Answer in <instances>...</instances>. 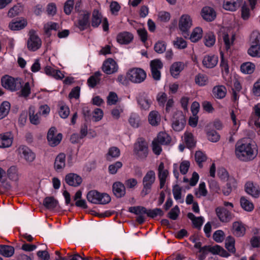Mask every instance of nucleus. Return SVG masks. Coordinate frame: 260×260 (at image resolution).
<instances>
[{"mask_svg":"<svg viewBox=\"0 0 260 260\" xmlns=\"http://www.w3.org/2000/svg\"><path fill=\"white\" fill-rule=\"evenodd\" d=\"M235 240L234 237L229 236L225 239V246L228 250L233 253L236 252V248L235 247Z\"/></svg>","mask_w":260,"mask_h":260,"instance_id":"obj_43","label":"nucleus"},{"mask_svg":"<svg viewBox=\"0 0 260 260\" xmlns=\"http://www.w3.org/2000/svg\"><path fill=\"white\" fill-rule=\"evenodd\" d=\"M255 64L250 62H246L241 64L240 69L242 73L245 74H251L255 70Z\"/></svg>","mask_w":260,"mask_h":260,"instance_id":"obj_39","label":"nucleus"},{"mask_svg":"<svg viewBox=\"0 0 260 260\" xmlns=\"http://www.w3.org/2000/svg\"><path fill=\"white\" fill-rule=\"evenodd\" d=\"M215 212L219 220L223 223L230 222L234 217V214L224 207H217Z\"/></svg>","mask_w":260,"mask_h":260,"instance_id":"obj_11","label":"nucleus"},{"mask_svg":"<svg viewBox=\"0 0 260 260\" xmlns=\"http://www.w3.org/2000/svg\"><path fill=\"white\" fill-rule=\"evenodd\" d=\"M137 101L141 109L148 110L150 108L152 101L148 93L145 92H139L136 96Z\"/></svg>","mask_w":260,"mask_h":260,"instance_id":"obj_10","label":"nucleus"},{"mask_svg":"<svg viewBox=\"0 0 260 260\" xmlns=\"http://www.w3.org/2000/svg\"><path fill=\"white\" fill-rule=\"evenodd\" d=\"M192 25V20L188 15H183L179 22V27L183 35L189 30Z\"/></svg>","mask_w":260,"mask_h":260,"instance_id":"obj_16","label":"nucleus"},{"mask_svg":"<svg viewBox=\"0 0 260 260\" xmlns=\"http://www.w3.org/2000/svg\"><path fill=\"white\" fill-rule=\"evenodd\" d=\"M185 123V118L182 112L176 111L172 119V126L173 129L177 132H180L184 128Z\"/></svg>","mask_w":260,"mask_h":260,"instance_id":"obj_7","label":"nucleus"},{"mask_svg":"<svg viewBox=\"0 0 260 260\" xmlns=\"http://www.w3.org/2000/svg\"><path fill=\"white\" fill-rule=\"evenodd\" d=\"M66 166V155L63 153H59L55 158L54 168L57 171L63 169Z\"/></svg>","mask_w":260,"mask_h":260,"instance_id":"obj_26","label":"nucleus"},{"mask_svg":"<svg viewBox=\"0 0 260 260\" xmlns=\"http://www.w3.org/2000/svg\"><path fill=\"white\" fill-rule=\"evenodd\" d=\"M218 62V57L215 55H206L203 60V65L207 68H213Z\"/></svg>","mask_w":260,"mask_h":260,"instance_id":"obj_28","label":"nucleus"},{"mask_svg":"<svg viewBox=\"0 0 260 260\" xmlns=\"http://www.w3.org/2000/svg\"><path fill=\"white\" fill-rule=\"evenodd\" d=\"M14 248L12 246L1 245H0V254L6 257H10L14 253Z\"/></svg>","mask_w":260,"mask_h":260,"instance_id":"obj_35","label":"nucleus"},{"mask_svg":"<svg viewBox=\"0 0 260 260\" xmlns=\"http://www.w3.org/2000/svg\"><path fill=\"white\" fill-rule=\"evenodd\" d=\"M154 140L161 145H168L170 143L171 139L167 133L160 132L158 134L157 138Z\"/></svg>","mask_w":260,"mask_h":260,"instance_id":"obj_41","label":"nucleus"},{"mask_svg":"<svg viewBox=\"0 0 260 260\" xmlns=\"http://www.w3.org/2000/svg\"><path fill=\"white\" fill-rule=\"evenodd\" d=\"M215 252L214 254H218L224 257H228L230 256V254L223 248L220 246L216 245L214 246Z\"/></svg>","mask_w":260,"mask_h":260,"instance_id":"obj_63","label":"nucleus"},{"mask_svg":"<svg viewBox=\"0 0 260 260\" xmlns=\"http://www.w3.org/2000/svg\"><path fill=\"white\" fill-rule=\"evenodd\" d=\"M113 192L117 198H121L125 194V187L124 185L120 182H116L112 186Z\"/></svg>","mask_w":260,"mask_h":260,"instance_id":"obj_23","label":"nucleus"},{"mask_svg":"<svg viewBox=\"0 0 260 260\" xmlns=\"http://www.w3.org/2000/svg\"><path fill=\"white\" fill-rule=\"evenodd\" d=\"M243 0H224L223 8L228 11H235L240 6Z\"/></svg>","mask_w":260,"mask_h":260,"instance_id":"obj_22","label":"nucleus"},{"mask_svg":"<svg viewBox=\"0 0 260 260\" xmlns=\"http://www.w3.org/2000/svg\"><path fill=\"white\" fill-rule=\"evenodd\" d=\"M102 73L100 71H97L95 72L92 76H90L87 80L89 86L92 88L95 86L97 83L100 81V77Z\"/></svg>","mask_w":260,"mask_h":260,"instance_id":"obj_40","label":"nucleus"},{"mask_svg":"<svg viewBox=\"0 0 260 260\" xmlns=\"http://www.w3.org/2000/svg\"><path fill=\"white\" fill-rule=\"evenodd\" d=\"M150 66L152 78L155 80H159L161 77L160 70L163 67L162 61L159 59H155L151 61Z\"/></svg>","mask_w":260,"mask_h":260,"instance_id":"obj_12","label":"nucleus"},{"mask_svg":"<svg viewBox=\"0 0 260 260\" xmlns=\"http://www.w3.org/2000/svg\"><path fill=\"white\" fill-rule=\"evenodd\" d=\"M146 73L141 68H135L129 70L126 73V77L132 83L139 84L146 78Z\"/></svg>","mask_w":260,"mask_h":260,"instance_id":"obj_6","label":"nucleus"},{"mask_svg":"<svg viewBox=\"0 0 260 260\" xmlns=\"http://www.w3.org/2000/svg\"><path fill=\"white\" fill-rule=\"evenodd\" d=\"M208 193V191L206 188L205 182H201L199 184V187L195 190L194 194L197 198H201V197H205Z\"/></svg>","mask_w":260,"mask_h":260,"instance_id":"obj_47","label":"nucleus"},{"mask_svg":"<svg viewBox=\"0 0 260 260\" xmlns=\"http://www.w3.org/2000/svg\"><path fill=\"white\" fill-rule=\"evenodd\" d=\"M2 85L5 89L11 91H15L19 90L23 83L21 78H14L6 75L2 78Z\"/></svg>","mask_w":260,"mask_h":260,"instance_id":"obj_4","label":"nucleus"},{"mask_svg":"<svg viewBox=\"0 0 260 260\" xmlns=\"http://www.w3.org/2000/svg\"><path fill=\"white\" fill-rule=\"evenodd\" d=\"M129 124L134 127H138L139 126L140 117L136 113H132L128 120Z\"/></svg>","mask_w":260,"mask_h":260,"instance_id":"obj_56","label":"nucleus"},{"mask_svg":"<svg viewBox=\"0 0 260 260\" xmlns=\"http://www.w3.org/2000/svg\"><path fill=\"white\" fill-rule=\"evenodd\" d=\"M39 115L38 113L35 114L33 108H29V120L31 124L38 125L40 123Z\"/></svg>","mask_w":260,"mask_h":260,"instance_id":"obj_52","label":"nucleus"},{"mask_svg":"<svg viewBox=\"0 0 260 260\" xmlns=\"http://www.w3.org/2000/svg\"><path fill=\"white\" fill-rule=\"evenodd\" d=\"M174 45L178 49H183L186 48L187 43L183 38L177 37L174 41Z\"/></svg>","mask_w":260,"mask_h":260,"instance_id":"obj_60","label":"nucleus"},{"mask_svg":"<svg viewBox=\"0 0 260 260\" xmlns=\"http://www.w3.org/2000/svg\"><path fill=\"white\" fill-rule=\"evenodd\" d=\"M43 205L49 210H53L58 205V202L53 197L45 198L43 201Z\"/></svg>","mask_w":260,"mask_h":260,"instance_id":"obj_31","label":"nucleus"},{"mask_svg":"<svg viewBox=\"0 0 260 260\" xmlns=\"http://www.w3.org/2000/svg\"><path fill=\"white\" fill-rule=\"evenodd\" d=\"M256 151L255 145L246 138L239 140L236 144L235 154L241 161H248L253 159L257 155Z\"/></svg>","mask_w":260,"mask_h":260,"instance_id":"obj_1","label":"nucleus"},{"mask_svg":"<svg viewBox=\"0 0 260 260\" xmlns=\"http://www.w3.org/2000/svg\"><path fill=\"white\" fill-rule=\"evenodd\" d=\"M180 213V209L178 206H175L173 208L171 211L168 213V216L171 219L176 220Z\"/></svg>","mask_w":260,"mask_h":260,"instance_id":"obj_64","label":"nucleus"},{"mask_svg":"<svg viewBox=\"0 0 260 260\" xmlns=\"http://www.w3.org/2000/svg\"><path fill=\"white\" fill-rule=\"evenodd\" d=\"M183 69V63L182 62H175L170 67V73L173 77L177 78Z\"/></svg>","mask_w":260,"mask_h":260,"instance_id":"obj_30","label":"nucleus"},{"mask_svg":"<svg viewBox=\"0 0 260 260\" xmlns=\"http://www.w3.org/2000/svg\"><path fill=\"white\" fill-rule=\"evenodd\" d=\"M128 211L138 215L147 214V209L142 206L131 207L129 208Z\"/></svg>","mask_w":260,"mask_h":260,"instance_id":"obj_51","label":"nucleus"},{"mask_svg":"<svg viewBox=\"0 0 260 260\" xmlns=\"http://www.w3.org/2000/svg\"><path fill=\"white\" fill-rule=\"evenodd\" d=\"M228 182L226 184V186L224 187L223 189V193L225 196H229L231 192L232 189L236 187V180L233 177H230L227 180Z\"/></svg>","mask_w":260,"mask_h":260,"instance_id":"obj_33","label":"nucleus"},{"mask_svg":"<svg viewBox=\"0 0 260 260\" xmlns=\"http://www.w3.org/2000/svg\"><path fill=\"white\" fill-rule=\"evenodd\" d=\"M44 72L47 75L55 79L61 80L64 77V75L60 70L49 66H47L44 68Z\"/></svg>","mask_w":260,"mask_h":260,"instance_id":"obj_20","label":"nucleus"},{"mask_svg":"<svg viewBox=\"0 0 260 260\" xmlns=\"http://www.w3.org/2000/svg\"><path fill=\"white\" fill-rule=\"evenodd\" d=\"M154 50L158 53H162L166 51V44L164 41H158L154 45Z\"/></svg>","mask_w":260,"mask_h":260,"instance_id":"obj_61","label":"nucleus"},{"mask_svg":"<svg viewBox=\"0 0 260 260\" xmlns=\"http://www.w3.org/2000/svg\"><path fill=\"white\" fill-rule=\"evenodd\" d=\"M26 19L22 18L19 20H14L9 24V27L12 30H19L23 29L27 25Z\"/></svg>","mask_w":260,"mask_h":260,"instance_id":"obj_25","label":"nucleus"},{"mask_svg":"<svg viewBox=\"0 0 260 260\" xmlns=\"http://www.w3.org/2000/svg\"><path fill=\"white\" fill-rule=\"evenodd\" d=\"M13 142V136L10 132L0 135V148L9 147Z\"/></svg>","mask_w":260,"mask_h":260,"instance_id":"obj_21","label":"nucleus"},{"mask_svg":"<svg viewBox=\"0 0 260 260\" xmlns=\"http://www.w3.org/2000/svg\"><path fill=\"white\" fill-rule=\"evenodd\" d=\"M86 198L89 202L93 204H106L111 201V198L107 193H101L96 190L89 191Z\"/></svg>","mask_w":260,"mask_h":260,"instance_id":"obj_5","label":"nucleus"},{"mask_svg":"<svg viewBox=\"0 0 260 260\" xmlns=\"http://www.w3.org/2000/svg\"><path fill=\"white\" fill-rule=\"evenodd\" d=\"M245 191L254 198L258 197L260 193L259 190L251 182H247L245 184Z\"/></svg>","mask_w":260,"mask_h":260,"instance_id":"obj_34","label":"nucleus"},{"mask_svg":"<svg viewBox=\"0 0 260 260\" xmlns=\"http://www.w3.org/2000/svg\"><path fill=\"white\" fill-rule=\"evenodd\" d=\"M90 15V12L87 11H83L80 14L78 18L77 26L80 30H84L89 26Z\"/></svg>","mask_w":260,"mask_h":260,"instance_id":"obj_13","label":"nucleus"},{"mask_svg":"<svg viewBox=\"0 0 260 260\" xmlns=\"http://www.w3.org/2000/svg\"><path fill=\"white\" fill-rule=\"evenodd\" d=\"M212 92L214 96L216 98L222 99L225 96L227 90L224 86L218 85L213 87Z\"/></svg>","mask_w":260,"mask_h":260,"instance_id":"obj_29","label":"nucleus"},{"mask_svg":"<svg viewBox=\"0 0 260 260\" xmlns=\"http://www.w3.org/2000/svg\"><path fill=\"white\" fill-rule=\"evenodd\" d=\"M149 153L147 142L142 138H138L134 145V154L139 160H144Z\"/></svg>","mask_w":260,"mask_h":260,"instance_id":"obj_2","label":"nucleus"},{"mask_svg":"<svg viewBox=\"0 0 260 260\" xmlns=\"http://www.w3.org/2000/svg\"><path fill=\"white\" fill-rule=\"evenodd\" d=\"M58 24L55 22H50L45 24L44 26V29L45 32L48 37H50L51 36V30H57L58 27Z\"/></svg>","mask_w":260,"mask_h":260,"instance_id":"obj_53","label":"nucleus"},{"mask_svg":"<svg viewBox=\"0 0 260 260\" xmlns=\"http://www.w3.org/2000/svg\"><path fill=\"white\" fill-rule=\"evenodd\" d=\"M10 109V104L7 101L3 102L0 105V120L8 114Z\"/></svg>","mask_w":260,"mask_h":260,"instance_id":"obj_44","label":"nucleus"},{"mask_svg":"<svg viewBox=\"0 0 260 260\" xmlns=\"http://www.w3.org/2000/svg\"><path fill=\"white\" fill-rule=\"evenodd\" d=\"M149 123L153 126L158 125L160 121V116L157 111H152L148 116Z\"/></svg>","mask_w":260,"mask_h":260,"instance_id":"obj_37","label":"nucleus"},{"mask_svg":"<svg viewBox=\"0 0 260 260\" xmlns=\"http://www.w3.org/2000/svg\"><path fill=\"white\" fill-rule=\"evenodd\" d=\"M187 217L192 221L195 228L201 229L204 223V218L202 216L196 217L193 213L189 212L187 214Z\"/></svg>","mask_w":260,"mask_h":260,"instance_id":"obj_36","label":"nucleus"},{"mask_svg":"<svg viewBox=\"0 0 260 260\" xmlns=\"http://www.w3.org/2000/svg\"><path fill=\"white\" fill-rule=\"evenodd\" d=\"M66 182L70 186L77 187L82 181V178L77 174L69 173L65 177Z\"/></svg>","mask_w":260,"mask_h":260,"instance_id":"obj_18","label":"nucleus"},{"mask_svg":"<svg viewBox=\"0 0 260 260\" xmlns=\"http://www.w3.org/2000/svg\"><path fill=\"white\" fill-rule=\"evenodd\" d=\"M184 137V142L187 147L189 149L193 148L196 145V142L193 134L189 132H185Z\"/></svg>","mask_w":260,"mask_h":260,"instance_id":"obj_38","label":"nucleus"},{"mask_svg":"<svg viewBox=\"0 0 260 260\" xmlns=\"http://www.w3.org/2000/svg\"><path fill=\"white\" fill-rule=\"evenodd\" d=\"M133 39V35L128 32L124 31L119 34L117 36V42L121 44H128Z\"/></svg>","mask_w":260,"mask_h":260,"instance_id":"obj_27","label":"nucleus"},{"mask_svg":"<svg viewBox=\"0 0 260 260\" xmlns=\"http://www.w3.org/2000/svg\"><path fill=\"white\" fill-rule=\"evenodd\" d=\"M240 204L242 208L245 211L250 212L254 208L252 203L247 200L245 197H243L241 198Z\"/></svg>","mask_w":260,"mask_h":260,"instance_id":"obj_48","label":"nucleus"},{"mask_svg":"<svg viewBox=\"0 0 260 260\" xmlns=\"http://www.w3.org/2000/svg\"><path fill=\"white\" fill-rule=\"evenodd\" d=\"M195 159L199 166L201 168L202 167V163L206 160V156L202 151H198L195 153Z\"/></svg>","mask_w":260,"mask_h":260,"instance_id":"obj_59","label":"nucleus"},{"mask_svg":"<svg viewBox=\"0 0 260 260\" xmlns=\"http://www.w3.org/2000/svg\"><path fill=\"white\" fill-rule=\"evenodd\" d=\"M213 238L217 243L222 242L224 239V233L222 230L216 231L213 234Z\"/></svg>","mask_w":260,"mask_h":260,"instance_id":"obj_62","label":"nucleus"},{"mask_svg":"<svg viewBox=\"0 0 260 260\" xmlns=\"http://www.w3.org/2000/svg\"><path fill=\"white\" fill-rule=\"evenodd\" d=\"M102 15L99 11L94 9L92 14L91 26L93 27H98L102 22Z\"/></svg>","mask_w":260,"mask_h":260,"instance_id":"obj_32","label":"nucleus"},{"mask_svg":"<svg viewBox=\"0 0 260 260\" xmlns=\"http://www.w3.org/2000/svg\"><path fill=\"white\" fill-rule=\"evenodd\" d=\"M17 151L21 157L28 163L32 162L36 158L35 153L25 145L20 146Z\"/></svg>","mask_w":260,"mask_h":260,"instance_id":"obj_9","label":"nucleus"},{"mask_svg":"<svg viewBox=\"0 0 260 260\" xmlns=\"http://www.w3.org/2000/svg\"><path fill=\"white\" fill-rule=\"evenodd\" d=\"M102 69L104 73L109 75L117 72L118 66L114 59L109 58L104 61Z\"/></svg>","mask_w":260,"mask_h":260,"instance_id":"obj_14","label":"nucleus"},{"mask_svg":"<svg viewBox=\"0 0 260 260\" xmlns=\"http://www.w3.org/2000/svg\"><path fill=\"white\" fill-rule=\"evenodd\" d=\"M120 154L119 149L116 147H112L109 149L106 154V158L108 160L111 161L112 158H118Z\"/></svg>","mask_w":260,"mask_h":260,"instance_id":"obj_42","label":"nucleus"},{"mask_svg":"<svg viewBox=\"0 0 260 260\" xmlns=\"http://www.w3.org/2000/svg\"><path fill=\"white\" fill-rule=\"evenodd\" d=\"M155 180L156 175L154 171L149 170L145 174L142 179L143 187L140 192V195L142 198L150 193Z\"/></svg>","mask_w":260,"mask_h":260,"instance_id":"obj_3","label":"nucleus"},{"mask_svg":"<svg viewBox=\"0 0 260 260\" xmlns=\"http://www.w3.org/2000/svg\"><path fill=\"white\" fill-rule=\"evenodd\" d=\"M29 37L27 41V48L30 51H35L41 47L42 41L33 30L29 31Z\"/></svg>","mask_w":260,"mask_h":260,"instance_id":"obj_8","label":"nucleus"},{"mask_svg":"<svg viewBox=\"0 0 260 260\" xmlns=\"http://www.w3.org/2000/svg\"><path fill=\"white\" fill-rule=\"evenodd\" d=\"M56 129L55 127H51L47 134V140L49 145L52 147H54L59 144L62 139V134H58L55 136Z\"/></svg>","mask_w":260,"mask_h":260,"instance_id":"obj_15","label":"nucleus"},{"mask_svg":"<svg viewBox=\"0 0 260 260\" xmlns=\"http://www.w3.org/2000/svg\"><path fill=\"white\" fill-rule=\"evenodd\" d=\"M207 135L208 139L212 142H217L220 139V135L214 130L208 131Z\"/></svg>","mask_w":260,"mask_h":260,"instance_id":"obj_58","label":"nucleus"},{"mask_svg":"<svg viewBox=\"0 0 260 260\" xmlns=\"http://www.w3.org/2000/svg\"><path fill=\"white\" fill-rule=\"evenodd\" d=\"M21 90L18 92L19 96L23 98H27L31 93V87L30 83L27 82L20 88Z\"/></svg>","mask_w":260,"mask_h":260,"instance_id":"obj_45","label":"nucleus"},{"mask_svg":"<svg viewBox=\"0 0 260 260\" xmlns=\"http://www.w3.org/2000/svg\"><path fill=\"white\" fill-rule=\"evenodd\" d=\"M201 14L203 18L208 22L213 21L216 17L215 10L212 8L208 6L203 8Z\"/></svg>","mask_w":260,"mask_h":260,"instance_id":"obj_19","label":"nucleus"},{"mask_svg":"<svg viewBox=\"0 0 260 260\" xmlns=\"http://www.w3.org/2000/svg\"><path fill=\"white\" fill-rule=\"evenodd\" d=\"M202 29L200 27H196L192 31L190 37V39L192 42H198L202 36Z\"/></svg>","mask_w":260,"mask_h":260,"instance_id":"obj_49","label":"nucleus"},{"mask_svg":"<svg viewBox=\"0 0 260 260\" xmlns=\"http://www.w3.org/2000/svg\"><path fill=\"white\" fill-rule=\"evenodd\" d=\"M232 232L237 237H242L245 233L244 225L239 221H235L233 223Z\"/></svg>","mask_w":260,"mask_h":260,"instance_id":"obj_24","label":"nucleus"},{"mask_svg":"<svg viewBox=\"0 0 260 260\" xmlns=\"http://www.w3.org/2000/svg\"><path fill=\"white\" fill-rule=\"evenodd\" d=\"M205 45L208 47L212 46L215 42V36L212 32L207 33L204 37Z\"/></svg>","mask_w":260,"mask_h":260,"instance_id":"obj_46","label":"nucleus"},{"mask_svg":"<svg viewBox=\"0 0 260 260\" xmlns=\"http://www.w3.org/2000/svg\"><path fill=\"white\" fill-rule=\"evenodd\" d=\"M164 212L160 208H155L154 209H147V215L151 218H155L157 216H162Z\"/></svg>","mask_w":260,"mask_h":260,"instance_id":"obj_57","label":"nucleus"},{"mask_svg":"<svg viewBox=\"0 0 260 260\" xmlns=\"http://www.w3.org/2000/svg\"><path fill=\"white\" fill-rule=\"evenodd\" d=\"M208 77L206 75L199 74L195 77V82L200 86L206 85L208 83Z\"/></svg>","mask_w":260,"mask_h":260,"instance_id":"obj_54","label":"nucleus"},{"mask_svg":"<svg viewBox=\"0 0 260 260\" xmlns=\"http://www.w3.org/2000/svg\"><path fill=\"white\" fill-rule=\"evenodd\" d=\"M248 54L254 57H260V45H251L248 50Z\"/></svg>","mask_w":260,"mask_h":260,"instance_id":"obj_50","label":"nucleus"},{"mask_svg":"<svg viewBox=\"0 0 260 260\" xmlns=\"http://www.w3.org/2000/svg\"><path fill=\"white\" fill-rule=\"evenodd\" d=\"M181 188L178 185H176L174 186L172 191L174 199L182 203L184 201L181 198Z\"/></svg>","mask_w":260,"mask_h":260,"instance_id":"obj_55","label":"nucleus"},{"mask_svg":"<svg viewBox=\"0 0 260 260\" xmlns=\"http://www.w3.org/2000/svg\"><path fill=\"white\" fill-rule=\"evenodd\" d=\"M169 175V172L165 169V166L163 162H161L158 167V178L159 181V188H164L166 179Z\"/></svg>","mask_w":260,"mask_h":260,"instance_id":"obj_17","label":"nucleus"}]
</instances>
